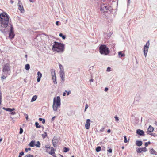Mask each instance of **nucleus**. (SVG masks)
<instances>
[{
  "label": "nucleus",
  "instance_id": "f257e3e1",
  "mask_svg": "<svg viewBox=\"0 0 157 157\" xmlns=\"http://www.w3.org/2000/svg\"><path fill=\"white\" fill-rule=\"evenodd\" d=\"M0 9V31L3 33L8 32V27H10V17L7 13L2 12Z\"/></svg>",
  "mask_w": 157,
  "mask_h": 157
},
{
  "label": "nucleus",
  "instance_id": "f03ea898",
  "mask_svg": "<svg viewBox=\"0 0 157 157\" xmlns=\"http://www.w3.org/2000/svg\"><path fill=\"white\" fill-rule=\"evenodd\" d=\"M54 43V44L52 48L53 51H56L59 53H63L65 49V45L63 43L56 41H55Z\"/></svg>",
  "mask_w": 157,
  "mask_h": 157
},
{
  "label": "nucleus",
  "instance_id": "7ed1b4c3",
  "mask_svg": "<svg viewBox=\"0 0 157 157\" xmlns=\"http://www.w3.org/2000/svg\"><path fill=\"white\" fill-rule=\"evenodd\" d=\"M61 105L60 98L59 96H57L56 99L55 97L53 99V101L52 105L53 110L56 111L57 110V108L59 107Z\"/></svg>",
  "mask_w": 157,
  "mask_h": 157
},
{
  "label": "nucleus",
  "instance_id": "20e7f679",
  "mask_svg": "<svg viewBox=\"0 0 157 157\" xmlns=\"http://www.w3.org/2000/svg\"><path fill=\"white\" fill-rule=\"evenodd\" d=\"M99 50L101 54L107 55L109 53V51L108 48L105 45H101L99 47Z\"/></svg>",
  "mask_w": 157,
  "mask_h": 157
},
{
  "label": "nucleus",
  "instance_id": "39448f33",
  "mask_svg": "<svg viewBox=\"0 0 157 157\" xmlns=\"http://www.w3.org/2000/svg\"><path fill=\"white\" fill-rule=\"evenodd\" d=\"M113 10L112 7L109 5L106 4H102L101 7V12L108 13L109 12H111Z\"/></svg>",
  "mask_w": 157,
  "mask_h": 157
},
{
  "label": "nucleus",
  "instance_id": "423d86ee",
  "mask_svg": "<svg viewBox=\"0 0 157 157\" xmlns=\"http://www.w3.org/2000/svg\"><path fill=\"white\" fill-rule=\"evenodd\" d=\"M15 36V34L13 30V28L12 25H10V27L9 37L10 39L14 38Z\"/></svg>",
  "mask_w": 157,
  "mask_h": 157
},
{
  "label": "nucleus",
  "instance_id": "0eeeda50",
  "mask_svg": "<svg viewBox=\"0 0 157 157\" xmlns=\"http://www.w3.org/2000/svg\"><path fill=\"white\" fill-rule=\"evenodd\" d=\"M150 43L149 41H148L146 43V45H144V55L145 57L147 56V53L148 48L149 47Z\"/></svg>",
  "mask_w": 157,
  "mask_h": 157
},
{
  "label": "nucleus",
  "instance_id": "6e6552de",
  "mask_svg": "<svg viewBox=\"0 0 157 157\" xmlns=\"http://www.w3.org/2000/svg\"><path fill=\"white\" fill-rule=\"evenodd\" d=\"M51 75L52 76V79L53 82L55 84L57 83L56 81V76L55 70L54 69H52L51 70Z\"/></svg>",
  "mask_w": 157,
  "mask_h": 157
},
{
  "label": "nucleus",
  "instance_id": "1a4fd4ad",
  "mask_svg": "<svg viewBox=\"0 0 157 157\" xmlns=\"http://www.w3.org/2000/svg\"><path fill=\"white\" fill-rule=\"evenodd\" d=\"M53 145V146L56 147H57V144L59 142V140L56 137H54L52 140Z\"/></svg>",
  "mask_w": 157,
  "mask_h": 157
},
{
  "label": "nucleus",
  "instance_id": "9d476101",
  "mask_svg": "<svg viewBox=\"0 0 157 157\" xmlns=\"http://www.w3.org/2000/svg\"><path fill=\"white\" fill-rule=\"evenodd\" d=\"M18 8L21 13H23L25 12L22 4L21 2L19 1L18 3Z\"/></svg>",
  "mask_w": 157,
  "mask_h": 157
},
{
  "label": "nucleus",
  "instance_id": "9b49d317",
  "mask_svg": "<svg viewBox=\"0 0 157 157\" xmlns=\"http://www.w3.org/2000/svg\"><path fill=\"white\" fill-rule=\"evenodd\" d=\"M10 70V67L8 64H6L3 66L2 71L4 73Z\"/></svg>",
  "mask_w": 157,
  "mask_h": 157
},
{
  "label": "nucleus",
  "instance_id": "f8f14e48",
  "mask_svg": "<svg viewBox=\"0 0 157 157\" xmlns=\"http://www.w3.org/2000/svg\"><path fill=\"white\" fill-rule=\"evenodd\" d=\"M136 151L137 153H140L142 152H146L147 151V150L146 147H144L142 148H139L138 149H137L136 150Z\"/></svg>",
  "mask_w": 157,
  "mask_h": 157
},
{
  "label": "nucleus",
  "instance_id": "ddd939ff",
  "mask_svg": "<svg viewBox=\"0 0 157 157\" xmlns=\"http://www.w3.org/2000/svg\"><path fill=\"white\" fill-rule=\"evenodd\" d=\"M91 121L89 119H87L85 124V127L86 129H89Z\"/></svg>",
  "mask_w": 157,
  "mask_h": 157
},
{
  "label": "nucleus",
  "instance_id": "4468645a",
  "mask_svg": "<svg viewBox=\"0 0 157 157\" xmlns=\"http://www.w3.org/2000/svg\"><path fill=\"white\" fill-rule=\"evenodd\" d=\"M60 76L62 80V82L63 83L65 81V73L64 71L60 72Z\"/></svg>",
  "mask_w": 157,
  "mask_h": 157
},
{
  "label": "nucleus",
  "instance_id": "2eb2a0df",
  "mask_svg": "<svg viewBox=\"0 0 157 157\" xmlns=\"http://www.w3.org/2000/svg\"><path fill=\"white\" fill-rule=\"evenodd\" d=\"M154 130V128L150 125L147 129V133L149 135H152L151 132H152Z\"/></svg>",
  "mask_w": 157,
  "mask_h": 157
},
{
  "label": "nucleus",
  "instance_id": "dca6fc26",
  "mask_svg": "<svg viewBox=\"0 0 157 157\" xmlns=\"http://www.w3.org/2000/svg\"><path fill=\"white\" fill-rule=\"evenodd\" d=\"M136 133L140 136H144V133L143 131L140 129H137L136 130Z\"/></svg>",
  "mask_w": 157,
  "mask_h": 157
},
{
  "label": "nucleus",
  "instance_id": "f3484780",
  "mask_svg": "<svg viewBox=\"0 0 157 157\" xmlns=\"http://www.w3.org/2000/svg\"><path fill=\"white\" fill-rule=\"evenodd\" d=\"M37 75L38 76L37 81L38 82H39L40 80V78L42 76V74L40 72L38 71L37 72Z\"/></svg>",
  "mask_w": 157,
  "mask_h": 157
},
{
  "label": "nucleus",
  "instance_id": "a211bd4d",
  "mask_svg": "<svg viewBox=\"0 0 157 157\" xmlns=\"http://www.w3.org/2000/svg\"><path fill=\"white\" fill-rule=\"evenodd\" d=\"M143 142L141 141L137 140L136 142V145L138 146H140L142 145Z\"/></svg>",
  "mask_w": 157,
  "mask_h": 157
},
{
  "label": "nucleus",
  "instance_id": "6ab92c4d",
  "mask_svg": "<svg viewBox=\"0 0 157 157\" xmlns=\"http://www.w3.org/2000/svg\"><path fill=\"white\" fill-rule=\"evenodd\" d=\"M3 109L7 111H9L10 112H11L15 110V109L14 108L11 109L10 108H3Z\"/></svg>",
  "mask_w": 157,
  "mask_h": 157
},
{
  "label": "nucleus",
  "instance_id": "aec40b11",
  "mask_svg": "<svg viewBox=\"0 0 157 157\" xmlns=\"http://www.w3.org/2000/svg\"><path fill=\"white\" fill-rule=\"evenodd\" d=\"M150 153L151 154L157 155V152L153 148L150 149Z\"/></svg>",
  "mask_w": 157,
  "mask_h": 157
},
{
  "label": "nucleus",
  "instance_id": "412c9836",
  "mask_svg": "<svg viewBox=\"0 0 157 157\" xmlns=\"http://www.w3.org/2000/svg\"><path fill=\"white\" fill-rule=\"evenodd\" d=\"M29 146L31 147H34L35 146V142L34 141H32L29 144Z\"/></svg>",
  "mask_w": 157,
  "mask_h": 157
},
{
  "label": "nucleus",
  "instance_id": "4be33fe9",
  "mask_svg": "<svg viewBox=\"0 0 157 157\" xmlns=\"http://www.w3.org/2000/svg\"><path fill=\"white\" fill-rule=\"evenodd\" d=\"M118 54L120 56L119 58H121L122 57H124L125 56V54L124 53H122V52L120 51L118 52Z\"/></svg>",
  "mask_w": 157,
  "mask_h": 157
},
{
  "label": "nucleus",
  "instance_id": "5701e85b",
  "mask_svg": "<svg viewBox=\"0 0 157 157\" xmlns=\"http://www.w3.org/2000/svg\"><path fill=\"white\" fill-rule=\"evenodd\" d=\"M37 96L36 95H34L33 96V97L32 98L31 100V102H33L35 101L37 98Z\"/></svg>",
  "mask_w": 157,
  "mask_h": 157
},
{
  "label": "nucleus",
  "instance_id": "b1692460",
  "mask_svg": "<svg viewBox=\"0 0 157 157\" xmlns=\"http://www.w3.org/2000/svg\"><path fill=\"white\" fill-rule=\"evenodd\" d=\"M59 66L60 69V72H62V71H64L63 66L60 64H59Z\"/></svg>",
  "mask_w": 157,
  "mask_h": 157
},
{
  "label": "nucleus",
  "instance_id": "393cba45",
  "mask_svg": "<svg viewBox=\"0 0 157 157\" xmlns=\"http://www.w3.org/2000/svg\"><path fill=\"white\" fill-rule=\"evenodd\" d=\"M25 68L27 70H29L30 68V65L28 64H26L25 65Z\"/></svg>",
  "mask_w": 157,
  "mask_h": 157
},
{
  "label": "nucleus",
  "instance_id": "a878e982",
  "mask_svg": "<svg viewBox=\"0 0 157 157\" xmlns=\"http://www.w3.org/2000/svg\"><path fill=\"white\" fill-rule=\"evenodd\" d=\"M51 151L50 152H49V154H50L51 155H53L54 154H55V152H54V149L53 148V147H51Z\"/></svg>",
  "mask_w": 157,
  "mask_h": 157
},
{
  "label": "nucleus",
  "instance_id": "bb28decb",
  "mask_svg": "<svg viewBox=\"0 0 157 157\" xmlns=\"http://www.w3.org/2000/svg\"><path fill=\"white\" fill-rule=\"evenodd\" d=\"M35 146L38 148L40 147V143L39 141H37V144H35Z\"/></svg>",
  "mask_w": 157,
  "mask_h": 157
},
{
  "label": "nucleus",
  "instance_id": "cd10ccee",
  "mask_svg": "<svg viewBox=\"0 0 157 157\" xmlns=\"http://www.w3.org/2000/svg\"><path fill=\"white\" fill-rule=\"evenodd\" d=\"M59 36L62 37V39H65L66 38V36L65 35H63L62 33H60L59 34Z\"/></svg>",
  "mask_w": 157,
  "mask_h": 157
},
{
  "label": "nucleus",
  "instance_id": "c85d7f7f",
  "mask_svg": "<svg viewBox=\"0 0 157 157\" xmlns=\"http://www.w3.org/2000/svg\"><path fill=\"white\" fill-rule=\"evenodd\" d=\"M101 149V148L100 146L98 147L96 149V151L97 152H99Z\"/></svg>",
  "mask_w": 157,
  "mask_h": 157
},
{
  "label": "nucleus",
  "instance_id": "c756f323",
  "mask_svg": "<svg viewBox=\"0 0 157 157\" xmlns=\"http://www.w3.org/2000/svg\"><path fill=\"white\" fill-rule=\"evenodd\" d=\"M69 151V149L68 148L64 147L63 148V152H67L68 151Z\"/></svg>",
  "mask_w": 157,
  "mask_h": 157
},
{
  "label": "nucleus",
  "instance_id": "7c9ffc66",
  "mask_svg": "<svg viewBox=\"0 0 157 157\" xmlns=\"http://www.w3.org/2000/svg\"><path fill=\"white\" fill-rule=\"evenodd\" d=\"M47 136V134L46 132H44L42 135V137L43 138H45Z\"/></svg>",
  "mask_w": 157,
  "mask_h": 157
},
{
  "label": "nucleus",
  "instance_id": "2f4dec72",
  "mask_svg": "<svg viewBox=\"0 0 157 157\" xmlns=\"http://www.w3.org/2000/svg\"><path fill=\"white\" fill-rule=\"evenodd\" d=\"M35 124L37 128H40L41 127V126L39 125V123L37 122H36Z\"/></svg>",
  "mask_w": 157,
  "mask_h": 157
},
{
  "label": "nucleus",
  "instance_id": "473e14b6",
  "mask_svg": "<svg viewBox=\"0 0 157 157\" xmlns=\"http://www.w3.org/2000/svg\"><path fill=\"white\" fill-rule=\"evenodd\" d=\"M124 143H126L128 142V140H127V138L126 137V136H124Z\"/></svg>",
  "mask_w": 157,
  "mask_h": 157
},
{
  "label": "nucleus",
  "instance_id": "72a5a7b5",
  "mask_svg": "<svg viewBox=\"0 0 157 157\" xmlns=\"http://www.w3.org/2000/svg\"><path fill=\"white\" fill-rule=\"evenodd\" d=\"M25 157H33V156L31 154H27L25 155Z\"/></svg>",
  "mask_w": 157,
  "mask_h": 157
},
{
  "label": "nucleus",
  "instance_id": "f704fd0d",
  "mask_svg": "<svg viewBox=\"0 0 157 157\" xmlns=\"http://www.w3.org/2000/svg\"><path fill=\"white\" fill-rule=\"evenodd\" d=\"M23 129L22 128H20L19 134H21L23 133Z\"/></svg>",
  "mask_w": 157,
  "mask_h": 157
},
{
  "label": "nucleus",
  "instance_id": "c9c22d12",
  "mask_svg": "<svg viewBox=\"0 0 157 157\" xmlns=\"http://www.w3.org/2000/svg\"><path fill=\"white\" fill-rule=\"evenodd\" d=\"M31 150V148H25V151L26 152H27L29 150V151H30Z\"/></svg>",
  "mask_w": 157,
  "mask_h": 157
},
{
  "label": "nucleus",
  "instance_id": "e433bc0d",
  "mask_svg": "<svg viewBox=\"0 0 157 157\" xmlns=\"http://www.w3.org/2000/svg\"><path fill=\"white\" fill-rule=\"evenodd\" d=\"M111 71V68L110 67H108L106 71L107 72H110Z\"/></svg>",
  "mask_w": 157,
  "mask_h": 157
},
{
  "label": "nucleus",
  "instance_id": "4c0bfd02",
  "mask_svg": "<svg viewBox=\"0 0 157 157\" xmlns=\"http://www.w3.org/2000/svg\"><path fill=\"white\" fill-rule=\"evenodd\" d=\"M6 76L4 75H3L2 76L1 78L2 80H3V79H6Z\"/></svg>",
  "mask_w": 157,
  "mask_h": 157
},
{
  "label": "nucleus",
  "instance_id": "58836bf2",
  "mask_svg": "<svg viewBox=\"0 0 157 157\" xmlns=\"http://www.w3.org/2000/svg\"><path fill=\"white\" fill-rule=\"evenodd\" d=\"M2 102V94L1 92H0V105L1 104Z\"/></svg>",
  "mask_w": 157,
  "mask_h": 157
},
{
  "label": "nucleus",
  "instance_id": "ea45409f",
  "mask_svg": "<svg viewBox=\"0 0 157 157\" xmlns=\"http://www.w3.org/2000/svg\"><path fill=\"white\" fill-rule=\"evenodd\" d=\"M88 106L87 104H86L85 105V107L84 109V111H86L87 109L88 108Z\"/></svg>",
  "mask_w": 157,
  "mask_h": 157
},
{
  "label": "nucleus",
  "instance_id": "a19ab883",
  "mask_svg": "<svg viewBox=\"0 0 157 157\" xmlns=\"http://www.w3.org/2000/svg\"><path fill=\"white\" fill-rule=\"evenodd\" d=\"M116 121H118L119 120V118L118 117L116 116L114 117Z\"/></svg>",
  "mask_w": 157,
  "mask_h": 157
},
{
  "label": "nucleus",
  "instance_id": "79ce46f5",
  "mask_svg": "<svg viewBox=\"0 0 157 157\" xmlns=\"http://www.w3.org/2000/svg\"><path fill=\"white\" fill-rule=\"evenodd\" d=\"M24 155V152L23 151L19 153V155L21 156H22L23 155Z\"/></svg>",
  "mask_w": 157,
  "mask_h": 157
},
{
  "label": "nucleus",
  "instance_id": "37998d69",
  "mask_svg": "<svg viewBox=\"0 0 157 157\" xmlns=\"http://www.w3.org/2000/svg\"><path fill=\"white\" fill-rule=\"evenodd\" d=\"M112 149L111 148H109V149L107 150V151L111 153L112 152Z\"/></svg>",
  "mask_w": 157,
  "mask_h": 157
},
{
  "label": "nucleus",
  "instance_id": "c03bdc74",
  "mask_svg": "<svg viewBox=\"0 0 157 157\" xmlns=\"http://www.w3.org/2000/svg\"><path fill=\"white\" fill-rule=\"evenodd\" d=\"M104 129L105 128H103L100 130V131L101 132H103L104 131Z\"/></svg>",
  "mask_w": 157,
  "mask_h": 157
},
{
  "label": "nucleus",
  "instance_id": "a18cd8bd",
  "mask_svg": "<svg viewBox=\"0 0 157 157\" xmlns=\"http://www.w3.org/2000/svg\"><path fill=\"white\" fill-rule=\"evenodd\" d=\"M16 114V113L15 112H13V111L11 112V114L12 115H14Z\"/></svg>",
  "mask_w": 157,
  "mask_h": 157
},
{
  "label": "nucleus",
  "instance_id": "49530a36",
  "mask_svg": "<svg viewBox=\"0 0 157 157\" xmlns=\"http://www.w3.org/2000/svg\"><path fill=\"white\" fill-rule=\"evenodd\" d=\"M59 21H58L56 22V25L57 26H59L60 25V24H59Z\"/></svg>",
  "mask_w": 157,
  "mask_h": 157
},
{
  "label": "nucleus",
  "instance_id": "de8ad7c7",
  "mask_svg": "<svg viewBox=\"0 0 157 157\" xmlns=\"http://www.w3.org/2000/svg\"><path fill=\"white\" fill-rule=\"evenodd\" d=\"M50 146L48 144L47 145H46L45 146V147L47 148H50Z\"/></svg>",
  "mask_w": 157,
  "mask_h": 157
},
{
  "label": "nucleus",
  "instance_id": "09e8293b",
  "mask_svg": "<svg viewBox=\"0 0 157 157\" xmlns=\"http://www.w3.org/2000/svg\"><path fill=\"white\" fill-rule=\"evenodd\" d=\"M42 123L43 124H44L45 123V120L44 119H43L42 120Z\"/></svg>",
  "mask_w": 157,
  "mask_h": 157
},
{
  "label": "nucleus",
  "instance_id": "8fccbe9b",
  "mask_svg": "<svg viewBox=\"0 0 157 157\" xmlns=\"http://www.w3.org/2000/svg\"><path fill=\"white\" fill-rule=\"evenodd\" d=\"M65 92H67V95H68L70 94L71 93L70 91L67 92L66 90Z\"/></svg>",
  "mask_w": 157,
  "mask_h": 157
},
{
  "label": "nucleus",
  "instance_id": "3c124183",
  "mask_svg": "<svg viewBox=\"0 0 157 157\" xmlns=\"http://www.w3.org/2000/svg\"><path fill=\"white\" fill-rule=\"evenodd\" d=\"M55 117H56L55 116H54V117H53L52 118V119H51L52 121H54V120Z\"/></svg>",
  "mask_w": 157,
  "mask_h": 157
},
{
  "label": "nucleus",
  "instance_id": "603ef678",
  "mask_svg": "<svg viewBox=\"0 0 157 157\" xmlns=\"http://www.w3.org/2000/svg\"><path fill=\"white\" fill-rule=\"evenodd\" d=\"M148 145V143L146 142L145 143V147H147Z\"/></svg>",
  "mask_w": 157,
  "mask_h": 157
},
{
  "label": "nucleus",
  "instance_id": "864d4df0",
  "mask_svg": "<svg viewBox=\"0 0 157 157\" xmlns=\"http://www.w3.org/2000/svg\"><path fill=\"white\" fill-rule=\"evenodd\" d=\"M26 117H25V118H26V120H27L28 119V115L27 114H26Z\"/></svg>",
  "mask_w": 157,
  "mask_h": 157
},
{
  "label": "nucleus",
  "instance_id": "5fc2aeb1",
  "mask_svg": "<svg viewBox=\"0 0 157 157\" xmlns=\"http://www.w3.org/2000/svg\"><path fill=\"white\" fill-rule=\"evenodd\" d=\"M94 81V79L93 78H91L90 80V82H93Z\"/></svg>",
  "mask_w": 157,
  "mask_h": 157
},
{
  "label": "nucleus",
  "instance_id": "6e6d98bb",
  "mask_svg": "<svg viewBox=\"0 0 157 157\" xmlns=\"http://www.w3.org/2000/svg\"><path fill=\"white\" fill-rule=\"evenodd\" d=\"M108 88L107 87H105V91H107L108 90Z\"/></svg>",
  "mask_w": 157,
  "mask_h": 157
},
{
  "label": "nucleus",
  "instance_id": "4d7b16f0",
  "mask_svg": "<svg viewBox=\"0 0 157 157\" xmlns=\"http://www.w3.org/2000/svg\"><path fill=\"white\" fill-rule=\"evenodd\" d=\"M10 2L11 4H12L14 2V1L12 0H11L10 1Z\"/></svg>",
  "mask_w": 157,
  "mask_h": 157
},
{
  "label": "nucleus",
  "instance_id": "13d9d810",
  "mask_svg": "<svg viewBox=\"0 0 157 157\" xmlns=\"http://www.w3.org/2000/svg\"><path fill=\"white\" fill-rule=\"evenodd\" d=\"M66 93L65 92H63V96H65L66 95Z\"/></svg>",
  "mask_w": 157,
  "mask_h": 157
},
{
  "label": "nucleus",
  "instance_id": "bf43d9fd",
  "mask_svg": "<svg viewBox=\"0 0 157 157\" xmlns=\"http://www.w3.org/2000/svg\"><path fill=\"white\" fill-rule=\"evenodd\" d=\"M111 132V130L110 129H109L108 130H107V132L108 133H110Z\"/></svg>",
  "mask_w": 157,
  "mask_h": 157
},
{
  "label": "nucleus",
  "instance_id": "052dcab7",
  "mask_svg": "<svg viewBox=\"0 0 157 157\" xmlns=\"http://www.w3.org/2000/svg\"><path fill=\"white\" fill-rule=\"evenodd\" d=\"M43 119H42V118H39V120L40 121H42V120H43Z\"/></svg>",
  "mask_w": 157,
  "mask_h": 157
},
{
  "label": "nucleus",
  "instance_id": "680f3d73",
  "mask_svg": "<svg viewBox=\"0 0 157 157\" xmlns=\"http://www.w3.org/2000/svg\"><path fill=\"white\" fill-rule=\"evenodd\" d=\"M128 4H129L130 3V0H128Z\"/></svg>",
  "mask_w": 157,
  "mask_h": 157
},
{
  "label": "nucleus",
  "instance_id": "e2e57ef3",
  "mask_svg": "<svg viewBox=\"0 0 157 157\" xmlns=\"http://www.w3.org/2000/svg\"><path fill=\"white\" fill-rule=\"evenodd\" d=\"M155 124L157 126V122L156 121L155 122Z\"/></svg>",
  "mask_w": 157,
  "mask_h": 157
},
{
  "label": "nucleus",
  "instance_id": "0e129e2a",
  "mask_svg": "<svg viewBox=\"0 0 157 157\" xmlns=\"http://www.w3.org/2000/svg\"><path fill=\"white\" fill-rule=\"evenodd\" d=\"M147 143H148V144H151V143L150 141H148V142H147Z\"/></svg>",
  "mask_w": 157,
  "mask_h": 157
},
{
  "label": "nucleus",
  "instance_id": "69168bd1",
  "mask_svg": "<svg viewBox=\"0 0 157 157\" xmlns=\"http://www.w3.org/2000/svg\"><path fill=\"white\" fill-rule=\"evenodd\" d=\"M121 148H122V149H124V146H122Z\"/></svg>",
  "mask_w": 157,
  "mask_h": 157
},
{
  "label": "nucleus",
  "instance_id": "338daca9",
  "mask_svg": "<svg viewBox=\"0 0 157 157\" xmlns=\"http://www.w3.org/2000/svg\"><path fill=\"white\" fill-rule=\"evenodd\" d=\"M25 57L26 58H27V55H25Z\"/></svg>",
  "mask_w": 157,
  "mask_h": 157
},
{
  "label": "nucleus",
  "instance_id": "774afa93",
  "mask_svg": "<svg viewBox=\"0 0 157 157\" xmlns=\"http://www.w3.org/2000/svg\"><path fill=\"white\" fill-rule=\"evenodd\" d=\"M2 140V138L0 139V142Z\"/></svg>",
  "mask_w": 157,
  "mask_h": 157
}]
</instances>
